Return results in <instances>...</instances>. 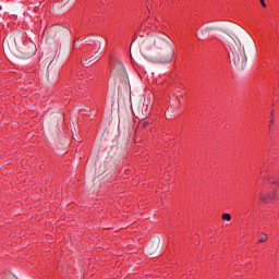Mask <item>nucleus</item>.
Listing matches in <instances>:
<instances>
[{
  "mask_svg": "<svg viewBox=\"0 0 279 279\" xmlns=\"http://www.w3.org/2000/svg\"><path fill=\"white\" fill-rule=\"evenodd\" d=\"M163 46L168 50V56L166 58H153V62L155 64H169V62L173 61V56L175 50L173 49V45H171L170 40H163Z\"/></svg>",
  "mask_w": 279,
  "mask_h": 279,
  "instance_id": "1",
  "label": "nucleus"
},
{
  "mask_svg": "<svg viewBox=\"0 0 279 279\" xmlns=\"http://www.w3.org/2000/svg\"><path fill=\"white\" fill-rule=\"evenodd\" d=\"M231 58L233 64H235L239 69H243V66H245V63L247 62V56L245 54V52H243L242 62L238 52H232Z\"/></svg>",
  "mask_w": 279,
  "mask_h": 279,
  "instance_id": "2",
  "label": "nucleus"
},
{
  "mask_svg": "<svg viewBox=\"0 0 279 279\" xmlns=\"http://www.w3.org/2000/svg\"><path fill=\"white\" fill-rule=\"evenodd\" d=\"M25 58H32L36 54V45L29 44L27 49L24 51Z\"/></svg>",
  "mask_w": 279,
  "mask_h": 279,
  "instance_id": "3",
  "label": "nucleus"
},
{
  "mask_svg": "<svg viewBox=\"0 0 279 279\" xmlns=\"http://www.w3.org/2000/svg\"><path fill=\"white\" fill-rule=\"evenodd\" d=\"M117 71H119V73H125V68L123 66V63L118 62L116 64V66L112 70V73H117Z\"/></svg>",
  "mask_w": 279,
  "mask_h": 279,
  "instance_id": "4",
  "label": "nucleus"
},
{
  "mask_svg": "<svg viewBox=\"0 0 279 279\" xmlns=\"http://www.w3.org/2000/svg\"><path fill=\"white\" fill-rule=\"evenodd\" d=\"M99 51L97 50L93 56H89L88 58H85L83 60L84 64H90V62H93V60H95V56H97Z\"/></svg>",
  "mask_w": 279,
  "mask_h": 279,
  "instance_id": "5",
  "label": "nucleus"
},
{
  "mask_svg": "<svg viewBox=\"0 0 279 279\" xmlns=\"http://www.w3.org/2000/svg\"><path fill=\"white\" fill-rule=\"evenodd\" d=\"M147 122H142V123H140L138 125H137V130H136V132H138V130H145L146 128H147Z\"/></svg>",
  "mask_w": 279,
  "mask_h": 279,
  "instance_id": "6",
  "label": "nucleus"
},
{
  "mask_svg": "<svg viewBox=\"0 0 279 279\" xmlns=\"http://www.w3.org/2000/svg\"><path fill=\"white\" fill-rule=\"evenodd\" d=\"M222 219L223 221H230L232 219V216H230V214H223Z\"/></svg>",
  "mask_w": 279,
  "mask_h": 279,
  "instance_id": "7",
  "label": "nucleus"
},
{
  "mask_svg": "<svg viewBox=\"0 0 279 279\" xmlns=\"http://www.w3.org/2000/svg\"><path fill=\"white\" fill-rule=\"evenodd\" d=\"M267 241V234L263 233L258 240L259 243H265Z\"/></svg>",
  "mask_w": 279,
  "mask_h": 279,
  "instance_id": "8",
  "label": "nucleus"
},
{
  "mask_svg": "<svg viewBox=\"0 0 279 279\" xmlns=\"http://www.w3.org/2000/svg\"><path fill=\"white\" fill-rule=\"evenodd\" d=\"M268 182H270L271 184H278L279 185L278 179H276V178H268Z\"/></svg>",
  "mask_w": 279,
  "mask_h": 279,
  "instance_id": "9",
  "label": "nucleus"
},
{
  "mask_svg": "<svg viewBox=\"0 0 279 279\" xmlns=\"http://www.w3.org/2000/svg\"><path fill=\"white\" fill-rule=\"evenodd\" d=\"M268 199H276V194H268Z\"/></svg>",
  "mask_w": 279,
  "mask_h": 279,
  "instance_id": "10",
  "label": "nucleus"
},
{
  "mask_svg": "<svg viewBox=\"0 0 279 279\" xmlns=\"http://www.w3.org/2000/svg\"><path fill=\"white\" fill-rule=\"evenodd\" d=\"M259 1L262 3L263 8H267V4L265 3V0H259Z\"/></svg>",
  "mask_w": 279,
  "mask_h": 279,
  "instance_id": "11",
  "label": "nucleus"
},
{
  "mask_svg": "<svg viewBox=\"0 0 279 279\" xmlns=\"http://www.w3.org/2000/svg\"><path fill=\"white\" fill-rule=\"evenodd\" d=\"M99 49H101V43H98Z\"/></svg>",
  "mask_w": 279,
  "mask_h": 279,
  "instance_id": "12",
  "label": "nucleus"
}]
</instances>
